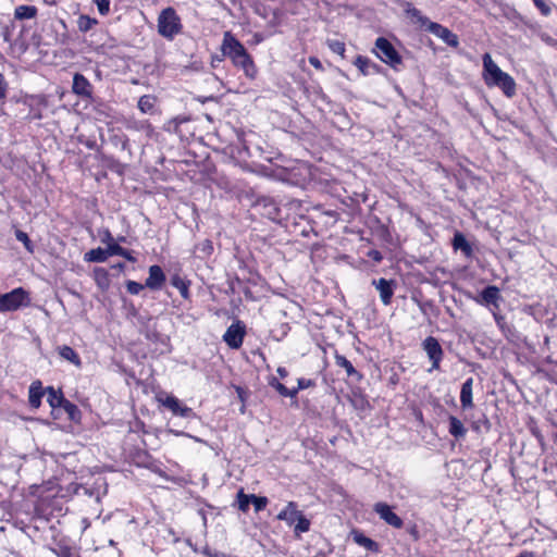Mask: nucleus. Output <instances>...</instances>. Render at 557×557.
I'll list each match as a JSON object with an SVG mask.
<instances>
[{
	"mask_svg": "<svg viewBox=\"0 0 557 557\" xmlns=\"http://www.w3.org/2000/svg\"><path fill=\"white\" fill-rule=\"evenodd\" d=\"M221 52L232 61L235 67L240 69L247 78L252 81L257 77L258 69L252 57L231 32L223 34Z\"/></svg>",
	"mask_w": 557,
	"mask_h": 557,
	"instance_id": "nucleus-1",
	"label": "nucleus"
},
{
	"mask_svg": "<svg viewBox=\"0 0 557 557\" xmlns=\"http://www.w3.org/2000/svg\"><path fill=\"white\" fill-rule=\"evenodd\" d=\"M482 78L488 88H498L507 98L517 94V84L512 76L504 72L492 59L490 53L482 57Z\"/></svg>",
	"mask_w": 557,
	"mask_h": 557,
	"instance_id": "nucleus-2",
	"label": "nucleus"
},
{
	"mask_svg": "<svg viewBox=\"0 0 557 557\" xmlns=\"http://www.w3.org/2000/svg\"><path fill=\"white\" fill-rule=\"evenodd\" d=\"M157 22L159 35L168 40H173L183 32L182 20L172 7L163 9L159 13Z\"/></svg>",
	"mask_w": 557,
	"mask_h": 557,
	"instance_id": "nucleus-3",
	"label": "nucleus"
},
{
	"mask_svg": "<svg viewBox=\"0 0 557 557\" xmlns=\"http://www.w3.org/2000/svg\"><path fill=\"white\" fill-rule=\"evenodd\" d=\"M29 293L23 287H16L9 293L0 294V312L16 311L30 305Z\"/></svg>",
	"mask_w": 557,
	"mask_h": 557,
	"instance_id": "nucleus-4",
	"label": "nucleus"
},
{
	"mask_svg": "<svg viewBox=\"0 0 557 557\" xmlns=\"http://www.w3.org/2000/svg\"><path fill=\"white\" fill-rule=\"evenodd\" d=\"M373 52L382 62L388 64L394 70H398V67L403 64L400 54L397 52L392 42L384 37H379L375 40Z\"/></svg>",
	"mask_w": 557,
	"mask_h": 557,
	"instance_id": "nucleus-5",
	"label": "nucleus"
},
{
	"mask_svg": "<svg viewBox=\"0 0 557 557\" xmlns=\"http://www.w3.org/2000/svg\"><path fill=\"white\" fill-rule=\"evenodd\" d=\"M74 493L77 496H87L100 503L101 498L108 493V483L104 478H97L91 485L78 484Z\"/></svg>",
	"mask_w": 557,
	"mask_h": 557,
	"instance_id": "nucleus-6",
	"label": "nucleus"
},
{
	"mask_svg": "<svg viewBox=\"0 0 557 557\" xmlns=\"http://www.w3.org/2000/svg\"><path fill=\"white\" fill-rule=\"evenodd\" d=\"M422 349L426 354L432 366L428 370L429 373L440 370L441 362L444 358V350L437 338L428 336L421 344Z\"/></svg>",
	"mask_w": 557,
	"mask_h": 557,
	"instance_id": "nucleus-7",
	"label": "nucleus"
},
{
	"mask_svg": "<svg viewBox=\"0 0 557 557\" xmlns=\"http://www.w3.org/2000/svg\"><path fill=\"white\" fill-rule=\"evenodd\" d=\"M246 335V326L242 321L237 320L233 322L223 335V341L232 349H238L242 347L244 337Z\"/></svg>",
	"mask_w": 557,
	"mask_h": 557,
	"instance_id": "nucleus-8",
	"label": "nucleus"
},
{
	"mask_svg": "<svg viewBox=\"0 0 557 557\" xmlns=\"http://www.w3.org/2000/svg\"><path fill=\"white\" fill-rule=\"evenodd\" d=\"M190 119L187 116H176L164 124V129L170 134L180 137V139H188L187 134L190 132Z\"/></svg>",
	"mask_w": 557,
	"mask_h": 557,
	"instance_id": "nucleus-9",
	"label": "nucleus"
},
{
	"mask_svg": "<svg viewBox=\"0 0 557 557\" xmlns=\"http://www.w3.org/2000/svg\"><path fill=\"white\" fill-rule=\"evenodd\" d=\"M474 300L481 306H493L495 309H498L502 301L500 290L495 285H488Z\"/></svg>",
	"mask_w": 557,
	"mask_h": 557,
	"instance_id": "nucleus-10",
	"label": "nucleus"
},
{
	"mask_svg": "<svg viewBox=\"0 0 557 557\" xmlns=\"http://www.w3.org/2000/svg\"><path fill=\"white\" fill-rule=\"evenodd\" d=\"M373 510L379 517L393 528L400 529L404 525L403 519L397 516L386 503H376Z\"/></svg>",
	"mask_w": 557,
	"mask_h": 557,
	"instance_id": "nucleus-11",
	"label": "nucleus"
},
{
	"mask_svg": "<svg viewBox=\"0 0 557 557\" xmlns=\"http://www.w3.org/2000/svg\"><path fill=\"white\" fill-rule=\"evenodd\" d=\"M426 30L442 39L449 47L456 48L459 45L457 35L438 23H430Z\"/></svg>",
	"mask_w": 557,
	"mask_h": 557,
	"instance_id": "nucleus-12",
	"label": "nucleus"
},
{
	"mask_svg": "<svg viewBox=\"0 0 557 557\" xmlns=\"http://www.w3.org/2000/svg\"><path fill=\"white\" fill-rule=\"evenodd\" d=\"M72 91L83 99H91L94 88L83 74L75 73L73 76Z\"/></svg>",
	"mask_w": 557,
	"mask_h": 557,
	"instance_id": "nucleus-13",
	"label": "nucleus"
},
{
	"mask_svg": "<svg viewBox=\"0 0 557 557\" xmlns=\"http://www.w3.org/2000/svg\"><path fill=\"white\" fill-rule=\"evenodd\" d=\"M372 285H374L375 288L379 290L381 301L385 306H388L392 302V298L396 287V282L394 280H386L384 277H381L379 280H373Z\"/></svg>",
	"mask_w": 557,
	"mask_h": 557,
	"instance_id": "nucleus-14",
	"label": "nucleus"
},
{
	"mask_svg": "<svg viewBox=\"0 0 557 557\" xmlns=\"http://www.w3.org/2000/svg\"><path fill=\"white\" fill-rule=\"evenodd\" d=\"M161 403L175 416L182 418H193L195 416L193 409L183 405L175 396H166Z\"/></svg>",
	"mask_w": 557,
	"mask_h": 557,
	"instance_id": "nucleus-15",
	"label": "nucleus"
},
{
	"mask_svg": "<svg viewBox=\"0 0 557 557\" xmlns=\"http://www.w3.org/2000/svg\"><path fill=\"white\" fill-rule=\"evenodd\" d=\"M166 276L162 268L158 264H153L149 268V275L146 278V287L152 290H159L165 283Z\"/></svg>",
	"mask_w": 557,
	"mask_h": 557,
	"instance_id": "nucleus-16",
	"label": "nucleus"
},
{
	"mask_svg": "<svg viewBox=\"0 0 557 557\" xmlns=\"http://www.w3.org/2000/svg\"><path fill=\"white\" fill-rule=\"evenodd\" d=\"M30 113L35 119H41L44 111L49 107V99L46 95H33L27 99Z\"/></svg>",
	"mask_w": 557,
	"mask_h": 557,
	"instance_id": "nucleus-17",
	"label": "nucleus"
},
{
	"mask_svg": "<svg viewBox=\"0 0 557 557\" xmlns=\"http://www.w3.org/2000/svg\"><path fill=\"white\" fill-rule=\"evenodd\" d=\"M46 394V389L42 388V384L39 380L34 381L28 391V403L34 409H38L41 405V398Z\"/></svg>",
	"mask_w": 557,
	"mask_h": 557,
	"instance_id": "nucleus-18",
	"label": "nucleus"
},
{
	"mask_svg": "<svg viewBox=\"0 0 557 557\" xmlns=\"http://www.w3.org/2000/svg\"><path fill=\"white\" fill-rule=\"evenodd\" d=\"M354 64L364 76L377 74L380 72V65L363 55H358L355 59Z\"/></svg>",
	"mask_w": 557,
	"mask_h": 557,
	"instance_id": "nucleus-19",
	"label": "nucleus"
},
{
	"mask_svg": "<svg viewBox=\"0 0 557 557\" xmlns=\"http://www.w3.org/2000/svg\"><path fill=\"white\" fill-rule=\"evenodd\" d=\"M301 511L298 510V506L295 502H289L286 507L280 511L276 516L277 520L285 521L289 527L293 525Z\"/></svg>",
	"mask_w": 557,
	"mask_h": 557,
	"instance_id": "nucleus-20",
	"label": "nucleus"
},
{
	"mask_svg": "<svg viewBox=\"0 0 557 557\" xmlns=\"http://www.w3.org/2000/svg\"><path fill=\"white\" fill-rule=\"evenodd\" d=\"M335 363L336 366L345 369L347 376L352 379L355 382H360L363 379V375L355 369L352 363L343 355H335Z\"/></svg>",
	"mask_w": 557,
	"mask_h": 557,
	"instance_id": "nucleus-21",
	"label": "nucleus"
},
{
	"mask_svg": "<svg viewBox=\"0 0 557 557\" xmlns=\"http://www.w3.org/2000/svg\"><path fill=\"white\" fill-rule=\"evenodd\" d=\"M405 12L407 16L416 24H418L420 27H423L425 29L429 28V24L433 23L429 20L425 15L422 14L420 10L414 8L411 3H406Z\"/></svg>",
	"mask_w": 557,
	"mask_h": 557,
	"instance_id": "nucleus-22",
	"label": "nucleus"
},
{
	"mask_svg": "<svg viewBox=\"0 0 557 557\" xmlns=\"http://www.w3.org/2000/svg\"><path fill=\"white\" fill-rule=\"evenodd\" d=\"M472 387H473V379L468 377L461 385L460 389V404L463 410L470 409L473 407L472 401Z\"/></svg>",
	"mask_w": 557,
	"mask_h": 557,
	"instance_id": "nucleus-23",
	"label": "nucleus"
},
{
	"mask_svg": "<svg viewBox=\"0 0 557 557\" xmlns=\"http://www.w3.org/2000/svg\"><path fill=\"white\" fill-rule=\"evenodd\" d=\"M59 356L74 364L76 368H82V359L79 355L70 346L62 345L57 348Z\"/></svg>",
	"mask_w": 557,
	"mask_h": 557,
	"instance_id": "nucleus-24",
	"label": "nucleus"
},
{
	"mask_svg": "<svg viewBox=\"0 0 557 557\" xmlns=\"http://www.w3.org/2000/svg\"><path fill=\"white\" fill-rule=\"evenodd\" d=\"M51 552L57 557H81V553L77 547L62 542L57 543L55 546L51 548Z\"/></svg>",
	"mask_w": 557,
	"mask_h": 557,
	"instance_id": "nucleus-25",
	"label": "nucleus"
},
{
	"mask_svg": "<svg viewBox=\"0 0 557 557\" xmlns=\"http://www.w3.org/2000/svg\"><path fill=\"white\" fill-rule=\"evenodd\" d=\"M449 426L448 432L451 436H454L456 440L463 438L467 434V429L465 428L463 423L455 416H450L448 418Z\"/></svg>",
	"mask_w": 557,
	"mask_h": 557,
	"instance_id": "nucleus-26",
	"label": "nucleus"
},
{
	"mask_svg": "<svg viewBox=\"0 0 557 557\" xmlns=\"http://www.w3.org/2000/svg\"><path fill=\"white\" fill-rule=\"evenodd\" d=\"M46 394H47V401L49 403V405L52 409L60 408L62 406L63 401L66 399L63 396V393L61 389H55L52 386H48L46 388Z\"/></svg>",
	"mask_w": 557,
	"mask_h": 557,
	"instance_id": "nucleus-27",
	"label": "nucleus"
},
{
	"mask_svg": "<svg viewBox=\"0 0 557 557\" xmlns=\"http://www.w3.org/2000/svg\"><path fill=\"white\" fill-rule=\"evenodd\" d=\"M453 247L455 250H460L466 257H470L473 252L471 245L466 239L462 233L457 232L453 238Z\"/></svg>",
	"mask_w": 557,
	"mask_h": 557,
	"instance_id": "nucleus-28",
	"label": "nucleus"
},
{
	"mask_svg": "<svg viewBox=\"0 0 557 557\" xmlns=\"http://www.w3.org/2000/svg\"><path fill=\"white\" fill-rule=\"evenodd\" d=\"M109 256V247L107 249L98 247L87 251L84 256V260L87 262H104Z\"/></svg>",
	"mask_w": 557,
	"mask_h": 557,
	"instance_id": "nucleus-29",
	"label": "nucleus"
},
{
	"mask_svg": "<svg viewBox=\"0 0 557 557\" xmlns=\"http://www.w3.org/2000/svg\"><path fill=\"white\" fill-rule=\"evenodd\" d=\"M354 535V541L364 547L366 549L370 550V552H377L379 550V545L375 541H373L372 539L366 536L363 533L361 532H358V531H355L352 533Z\"/></svg>",
	"mask_w": 557,
	"mask_h": 557,
	"instance_id": "nucleus-30",
	"label": "nucleus"
},
{
	"mask_svg": "<svg viewBox=\"0 0 557 557\" xmlns=\"http://www.w3.org/2000/svg\"><path fill=\"white\" fill-rule=\"evenodd\" d=\"M171 285L178 289L181 296L184 299H188L190 296L189 293V285L190 282L187 280H184L180 275L175 274L171 277Z\"/></svg>",
	"mask_w": 557,
	"mask_h": 557,
	"instance_id": "nucleus-31",
	"label": "nucleus"
},
{
	"mask_svg": "<svg viewBox=\"0 0 557 557\" xmlns=\"http://www.w3.org/2000/svg\"><path fill=\"white\" fill-rule=\"evenodd\" d=\"M109 253L110 256H120L125 258L131 262H135L136 258L133 256V252L116 243L109 244Z\"/></svg>",
	"mask_w": 557,
	"mask_h": 557,
	"instance_id": "nucleus-32",
	"label": "nucleus"
},
{
	"mask_svg": "<svg viewBox=\"0 0 557 557\" xmlns=\"http://www.w3.org/2000/svg\"><path fill=\"white\" fill-rule=\"evenodd\" d=\"M14 15L17 20H29L37 15V8L34 5H18L15 8Z\"/></svg>",
	"mask_w": 557,
	"mask_h": 557,
	"instance_id": "nucleus-33",
	"label": "nucleus"
},
{
	"mask_svg": "<svg viewBox=\"0 0 557 557\" xmlns=\"http://www.w3.org/2000/svg\"><path fill=\"white\" fill-rule=\"evenodd\" d=\"M60 408H62L67 413L71 421L77 422L81 420L82 412L72 401L65 399Z\"/></svg>",
	"mask_w": 557,
	"mask_h": 557,
	"instance_id": "nucleus-34",
	"label": "nucleus"
},
{
	"mask_svg": "<svg viewBox=\"0 0 557 557\" xmlns=\"http://www.w3.org/2000/svg\"><path fill=\"white\" fill-rule=\"evenodd\" d=\"M156 106V97L144 95L138 100V109L143 113H152Z\"/></svg>",
	"mask_w": 557,
	"mask_h": 557,
	"instance_id": "nucleus-35",
	"label": "nucleus"
},
{
	"mask_svg": "<svg viewBox=\"0 0 557 557\" xmlns=\"http://www.w3.org/2000/svg\"><path fill=\"white\" fill-rule=\"evenodd\" d=\"M294 533L296 536H299L301 533L308 532L310 530L311 522L310 520L301 512L294 523Z\"/></svg>",
	"mask_w": 557,
	"mask_h": 557,
	"instance_id": "nucleus-36",
	"label": "nucleus"
},
{
	"mask_svg": "<svg viewBox=\"0 0 557 557\" xmlns=\"http://www.w3.org/2000/svg\"><path fill=\"white\" fill-rule=\"evenodd\" d=\"M245 144H246V141H242V140L233 141L232 145H230V147H228L231 149V153L233 154L234 150L236 149L237 153H238L237 158L242 159L245 156L251 157L252 153L250 151V147L246 146Z\"/></svg>",
	"mask_w": 557,
	"mask_h": 557,
	"instance_id": "nucleus-37",
	"label": "nucleus"
},
{
	"mask_svg": "<svg viewBox=\"0 0 557 557\" xmlns=\"http://www.w3.org/2000/svg\"><path fill=\"white\" fill-rule=\"evenodd\" d=\"M95 278L97 282V285L101 289H107L109 287V275L108 271L103 268H97L95 269Z\"/></svg>",
	"mask_w": 557,
	"mask_h": 557,
	"instance_id": "nucleus-38",
	"label": "nucleus"
},
{
	"mask_svg": "<svg viewBox=\"0 0 557 557\" xmlns=\"http://www.w3.org/2000/svg\"><path fill=\"white\" fill-rule=\"evenodd\" d=\"M251 494L248 495V494H245L244 493V490L240 488L237 493V505H238V509L243 512H247L248 509H249V504L251 503Z\"/></svg>",
	"mask_w": 557,
	"mask_h": 557,
	"instance_id": "nucleus-39",
	"label": "nucleus"
},
{
	"mask_svg": "<svg viewBox=\"0 0 557 557\" xmlns=\"http://www.w3.org/2000/svg\"><path fill=\"white\" fill-rule=\"evenodd\" d=\"M471 428L474 432H478V433H480L482 431L487 432L491 429V422L488 421V419L486 418L485 414H482L481 418L472 421Z\"/></svg>",
	"mask_w": 557,
	"mask_h": 557,
	"instance_id": "nucleus-40",
	"label": "nucleus"
},
{
	"mask_svg": "<svg viewBox=\"0 0 557 557\" xmlns=\"http://www.w3.org/2000/svg\"><path fill=\"white\" fill-rule=\"evenodd\" d=\"M97 20L92 18L88 15H81L78 18V28L81 32H88L96 24Z\"/></svg>",
	"mask_w": 557,
	"mask_h": 557,
	"instance_id": "nucleus-41",
	"label": "nucleus"
},
{
	"mask_svg": "<svg viewBox=\"0 0 557 557\" xmlns=\"http://www.w3.org/2000/svg\"><path fill=\"white\" fill-rule=\"evenodd\" d=\"M15 238L18 242L23 243L25 249L28 252L32 253L34 251V245H33L32 240L29 239L28 235L25 232H23L21 230H16L15 231Z\"/></svg>",
	"mask_w": 557,
	"mask_h": 557,
	"instance_id": "nucleus-42",
	"label": "nucleus"
},
{
	"mask_svg": "<svg viewBox=\"0 0 557 557\" xmlns=\"http://www.w3.org/2000/svg\"><path fill=\"white\" fill-rule=\"evenodd\" d=\"M250 498H251V503L255 506L256 512L263 510L269 503V500L265 496H257L255 494H251Z\"/></svg>",
	"mask_w": 557,
	"mask_h": 557,
	"instance_id": "nucleus-43",
	"label": "nucleus"
},
{
	"mask_svg": "<svg viewBox=\"0 0 557 557\" xmlns=\"http://www.w3.org/2000/svg\"><path fill=\"white\" fill-rule=\"evenodd\" d=\"M125 285L127 292L132 295H138L146 287V284H141L131 280L127 281Z\"/></svg>",
	"mask_w": 557,
	"mask_h": 557,
	"instance_id": "nucleus-44",
	"label": "nucleus"
},
{
	"mask_svg": "<svg viewBox=\"0 0 557 557\" xmlns=\"http://www.w3.org/2000/svg\"><path fill=\"white\" fill-rule=\"evenodd\" d=\"M327 46L331 49V51H333L336 54H339V55L344 57L346 48H345V44L343 41L331 40V41L327 42Z\"/></svg>",
	"mask_w": 557,
	"mask_h": 557,
	"instance_id": "nucleus-45",
	"label": "nucleus"
},
{
	"mask_svg": "<svg viewBox=\"0 0 557 557\" xmlns=\"http://www.w3.org/2000/svg\"><path fill=\"white\" fill-rule=\"evenodd\" d=\"M196 250L202 252L206 256H209L213 252L212 242L209 239H205L196 246Z\"/></svg>",
	"mask_w": 557,
	"mask_h": 557,
	"instance_id": "nucleus-46",
	"label": "nucleus"
},
{
	"mask_svg": "<svg viewBox=\"0 0 557 557\" xmlns=\"http://www.w3.org/2000/svg\"><path fill=\"white\" fill-rule=\"evenodd\" d=\"M533 3L544 16L550 14L552 9L547 0H533Z\"/></svg>",
	"mask_w": 557,
	"mask_h": 557,
	"instance_id": "nucleus-47",
	"label": "nucleus"
},
{
	"mask_svg": "<svg viewBox=\"0 0 557 557\" xmlns=\"http://www.w3.org/2000/svg\"><path fill=\"white\" fill-rule=\"evenodd\" d=\"M101 15H108L110 12V0H94Z\"/></svg>",
	"mask_w": 557,
	"mask_h": 557,
	"instance_id": "nucleus-48",
	"label": "nucleus"
},
{
	"mask_svg": "<svg viewBox=\"0 0 557 557\" xmlns=\"http://www.w3.org/2000/svg\"><path fill=\"white\" fill-rule=\"evenodd\" d=\"M315 385V382L310 379L300 377L297 381L298 389L302 391L309 387H313Z\"/></svg>",
	"mask_w": 557,
	"mask_h": 557,
	"instance_id": "nucleus-49",
	"label": "nucleus"
},
{
	"mask_svg": "<svg viewBox=\"0 0 557 557\" xmlns=\"http://www.w3.org/2000/svg\"><path fill=\"white\" fill-rule=\"evenodd\" d=\"M8 92V83L2 73H0V100L7 97Z\"/></svg>",
	"mask_w": 557,
	"mask_h": 557,
	"instance_id": "nucleus-50",
	"label": "nucleus"
},
{
	"mask_svg": "<svg viewBox=\"0 0 557 557\" xmlns=\"http://www.w3.org/2000/svg\"><path fill=\"white\" fill-rule=\"evenodd\" d=\"M368 257L371 258L372 260L376 261V262H380L383 259L382 253L379 250H374V249L370 250L368 252Z\"/></svg>",
	"mask_w": 557,
	"mask_h": 557,
	"instance_id": "nucleus-51",
	"label": "nucleus"
},
{
	"mask_svg": "<svg viewBox=\"0 0 557 557\" xmlns=\"http://www.w3.org/2000/svg\"><path fill=\"white\" fill-rule=\"evenodd\" d=\"M309 63L317 70L323 71L322 62L317 57H309Z\"/></svg>",
	"mask_w": 557,
	"mask_h": 557,
	"instance_id": "nucleus-52",
	"label": "nucleus"
},
{
	"mask_svg": "<svg viewBox=\"0 0 557 557\" xmlns=\"http://www.w3.org/2000/svg\"><path fill=\"white\" fill-rule=\"evenodd\" d=\"M531 433L532 435L539 441L540 444H544V436L542 435V433L540 432V430L537 428H531Z\"/></svg>",
	"mask_w": 557,
	"mask_h": 557,
	"instance_id": "nucleus-53",
	"label": "nucleus"
},
{
	"mask_svg": "<svg viewBox=\"0 0 557 557\" xmlns=\"http://www.w3.org/2000/svg\"><path fill=\"white\" fill-rule=\"evenodd\" d=\"M540 37L545 44L549 46H555L557 44L556 40L546 33L541 34Z\"/></svg>",
	"mask_w": 557,
	"mask_h": 557,
	"instance_id": "nucleus-54",
	"label": "nucleus"
},
{
	"mask_svg": "<svg viewBox=\"0 0 557 557\" xmlns=\"http://www.w3.org/2000/svg\"><path fill=\"white\" fill-rule=\"evenodd\" d=\"M110 168L119 174L123 173V165L117 161L112 160V164Z\"/></svg>",
	"mask_w": 557,
	"mask_h": 557,
	"instance_id": "nucleus-55",
	"label": "nucleus"
},
{
	"mask_svg": "<svg viewBox=\"0 0 557 557\" xmlns=\"http://www.w3.org/2000/svg\"><path fill=\"white\" fill-rule=\"evenodd\" d=\"M275 391L281 395L286 397V394H288V388L284 384H278L275 388Z\"/></svg>",
	"mask_w": 557,
	"mask_h": 557,
	"instance_id": "nucleus-56",
	"label": "nucleus"
},
{
	"mask_svg": "<svg viewBox=\"0 0 557 557\" xmlns=\"http://www.w3.org/2000/svg\"><path fill=\"white\" fill-rule=\"evenodd\" d=\"M433 307H434V305H433V301H431V300H426V301L420 304V309L424 313L426 312L428 309H432Z\"/></svg>",
	"mask_w": 557,
	"mask_h": 557,
	"instance_id": "nucleus-57",
	"label": "nucleus"
},
{
	"mask_svg": "<svg viewBox=\"0 0 557 557\" xmlns=\"http://www.w3.org/2000/svg\"><path fill=\"white\" fill-rule=\"evenodd\" d=\"M102 242L107 243L108 245L114 243L113 237L109 231H106Z\"/></svg>",
	"mask_w": 557,
	"mask_h": 557,
	"instance_id": "nucleus-58",
	"label": "nucleus"
},
{
	"mask_svg": "<svg viewBox=\"0 0 557 557\" xmlns=\"http://www.w3.org/2000/svg\"><path fill=\"white\" fill-rule=\"evenodd\" d=\"M299 391H300V389H298V386H297V387H295V388H292V389H290V388H288V394H286V397L294 398V397H296V396H297V394H298V392H299Z\"/></svg>",
	"mask_w": 557,
	"mask_h": 557,
	"instance_id": "nucleus-59",
	"label": "nucleus"
},
{
	"mask_svg": "<svg viewBox=\"0 0 557 557\" xmlns=\"http://www.w3.org/2000/svg\"><path fill=\"white\" fill-rule=\"evenodd\" d=\"M277 374H278L282 379H284V377H286V376L288 375V372H287L286 368H284V367H278V368H277Z\"/></svg>",
	"mask_w": 557,
	"mask_h": 557,
	"instance_id": "nucleus-60",
	"label": "nucleus"
},
{
	"mask_svg": "<svg viewBox=\"0 0 557 557\" xmlns=\"http://www.w3.org/2000/svg\"><path fill=\"white\" fill-rule=\"evenodd\" d=\"M144 423L141 421H136L134 425L131 428L132 431H139L144 428Z\"/></svg>",
	"mask_w": 557,
	"mask_h": 557,
	"instance_id": "nucleus-61",
	"label": "nucleus"
},
{
	"mask_svg": "<svg viewBox=\"0 0 557 557\" xmlns=\"http://www.w3.org/2000/svg\"><path fill=\"white\" fill-rule=\"evenodd\" d=\"M278 384H281V382H280L276 377H274V376H272V377L269 380V385H270L271 387H273L274 389L276 388V386H277Z\"/></svg>",
	"mask_w": 557,
	"mask_h": 557,
	"instance_id": "nucleus-62",
	"label": "nucleus"
},
{
	"mask_svg": "<svg viewBox=\"0 0 557 557\" xmlns=\"http://www.w3.org/2000/svg\"><path fill=\"white\" fill-rule=\"evenodd\" d=\"M517 557H535L533 552L523 550Z\"/></svg>",
	"mask_w": 557,
	"mask_h": 557,
	"instance_id": "nucleus-63",
	"label": "nucleus"
},
{
	"mask_svg": "<svg viewBox=\"0 0 557 557\" xmlns=\"http://www.w3.org/2000/svg\"><path fill=\"white\" fill-rule=\"evenodd\" d=\"M83 143H84V144L86 145V147H87V148H89V149H94V148H96V146H97V145H96V144H97V141H90V140H87V141H83Z\"/></svg>",
	"mask_w": 557,
	"mask_h": 557,
	"instance_id": "nucleus-64",
	"label": "nucleus"
}]
</instances>
